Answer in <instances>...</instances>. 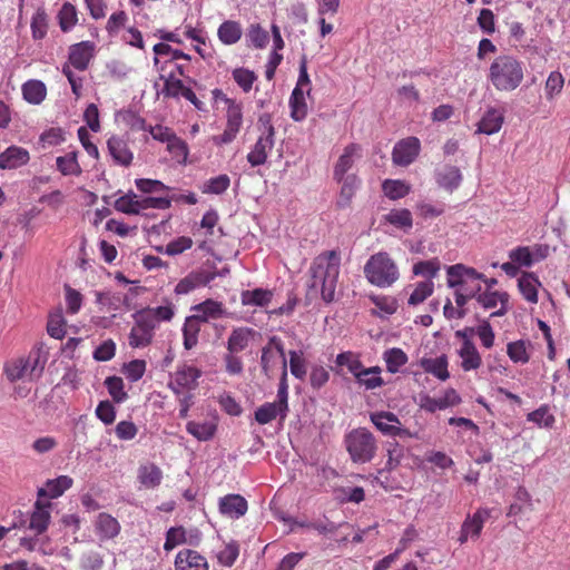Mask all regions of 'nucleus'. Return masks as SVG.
<instances>
[{"label": "nucleus", "mask_w": 570, "mask_h": 570, "mask_svg": "<svg viewBox=\"0 0 570 570\" xmlns=\"http://www.w3.org/2000/svg\"><path fill=\"white\" fill-rule=\"evenodd\" d=\"M340 272V250L332 249L318 254L308 269L307 297L313 298L320 294L325 303H332L335 299Z\"/></svg>", "instance_id": "f257e3e1"}, {"label": "nucleus", "mask_w": 570, "mask_h": 570, "mask_svg": "<svg viewBox=\"0 0 570 570\" xmlns=\"http://www.w3.org/2000/svg\"><path fill=\"white\" fill-rule=\"evenodd\" d=\"M524 72L523 61L512 55H499L490 65L488 80L497 91L510 92L520 87Z\"/></svg>", "instance_id": "f03ea898"}, {"label": "nucleus", "mask_w": 570, "mask_h": 570, "mask_svg": "<svg viewBox=\"0 0 570 570\" xmlns=\"http://www.w3.org/2000/svg\"><path fill=\"white\" fill-rule=\"evenodd\" d=\"M364 275L374 286L384 288L392 286L400 277L394 259L386 252H379L367 259L364 265Z\"/></svg>", "instance_id": "7ed1b4c3"}, {"label": "nucleus", "mask_w": 570, "mask_h": 570, "mask_svg": "<svg viewBox=\"0 0 570 570\" xmlns=\"http://www.w3.org/2000/svg\"><path fill=\"white\" fill-rule=\"evenodd\" d=\"M344 446L353 463L371 462L377 452V440L366 428H355L344 435Z\"/></svg>", "instance_id": "20e7f679"}, {"label": "nucleus", "mask_w": 570, "mask_h": 570, "mask_svg": "<svg viewBox=\"0 0 570 570\" xmlns=\"http://www.w3.org/2000/svg\"><path fill=\"white\" fill-rule=\"evenodd\" d=\"M262 367L269 375L279 364H282V374L279 377L277 397L281 403L285 401V352L283 340L278 336H271L267 344L262 350Z\"/></svg>", "instance_id": "39448f33"}, {"label": "nucleus", "mask_w": 570, "mask_h": 570, "mask_svg": "<svg viewBox=\"0 0 570 570\" xmlns=\"http://www.w3.org/2000/svg\"><path fill=\"white\" fill-rule=\"evenodd\" d=\"M43 367L45 362H41L39 353H36L7 362L4 373L10 382L24 379L32 381L41 376Z\"/></svg>", "instance_id": "423d86ee"}, {"label": "nucleus", "mask_w": 570, "mask_h": 570, "mask_svg": "<svg viewBox=\"0 0 570 570\" xmlns=\"http://www.w3.org/2000/svg\"><path fill=\"white\" fill-rule=\"evenodd\" d=\"M311 89L312 83L307 73V61L303 57L299 62V76L289 98L291 117L296 121H301L307 116L305 96L309 95Z\"/></svg>", "instance_id": "0eeeda50"}, {"label": "nucleus", "mask_w": 570, "mask_h": 570, "mask_svg": "<svg viewBox=\"0 0 570 570\" xmlns=\"http://www.w3.org/2000/svg\"><path fill=\"white\" fill-rule=\"evenodd\" d=\"M448 285L449 287H461L464 291L471 286L479 288L481 292V279L483 274L476 272L473 267H468L463 264L451 265L446 268Z\"/></svg>", "instance_id": "6e6552de"}, {"label": "nucleus", "mask_w": 570, "mask_h": 570, "mask_svg": "<svg viewBox=\"0 0 570 570\" xmlns=\"http://www.w3.org/2000/svg\"><path fill=\"white\" fill-rule=\"evenodd\" d=\"M132 318L135 323L128 336L129 345L134 348L148 346L154 338L155 324L138 311L132 314Z\"/></svg>", "instance_id": "1a4fd4ad"}, {"label": "nucleus", "mask_w": 570, "mask_h": 570, "mask_svg": "<svg viewBox=\"0 0 570 570\" xmlns=\"http://www.w3.org/2000/svg\"><path fill=\"white\" fill-rule=\"evenodd\" d=\"M371 422L384 435L389 436H412L407 429H403L400 419L392 412L381 411L370 415Z\"/></svg>", "instance_id": "9d476101"}, {"label": "nucleus", "mask_w": 570, "mask_h": 570, "mask_svg": "<svg viewBox=\"0 0 570 570\" xmlns=\"http://www.w3.org/2000/svg\"><path fill=\"white\" fill-rule=\"evenodd\" d=\"M421 142L416 137H407L395 144L392 151V160L395 165L406 167L419 156Z\"/></svg>", "instance_id": "9b49d317"}, {"label": "nucleus", "mask_w": 570, "mask_h": 570, "mask_svg": "<svg viewBox=\"0 0 570 570\" xmlns=\"http://www.w3.org/2000/svg\"><path fill=\"white\" fill-rule=\"evenodd\" d=\"M242 120H243V116H242V110H240L239 106H237V105L229 106L227 109L226 128L222 135L214 136L213 141L216 145H226V144L232 142L236 138V136L240 129Z\"/></svg>", "instance_id": "f8f14e48"}, {"label": "nucleus", "mask_w": 570, "mask_h": 570, "mask_svg": "<svg viewBox=\"0 0 570 570\" xmlns=\"http://www.w3.org/2000/svg\"><path fill=\"white\" fill-rule=\"evenodd\" d=\"M361 151L362 147L358 144L352 142L345 146L334 166L333 177L336 181H342L346 177V173L353 167L355 159L361 157Z\"/></svg>", "instance_id": "ddd939ff"}, {"label": "nucleus", "mask_w": 570, "mask_h": 570, "mask_svg": "<svg viewBox=\"0 0 570 570\" xmlns=\"http://www.w3.org/2000/svg\"><path fill=\"white\" fill-rule=\"evenodd\" d=\"M95 45L90 41H81L69 49V62L76 69L83 71L88 68L94 57Z\"/></svg>", "instance_id": "4468645a"}, {"label": "nucleus", "mask_w": 570, "mask_h": 570, "mask_svg": "<svg viewBox=\"0 0 570 570\" xmlns=\"http://www.w3.org/2000/svg\"><path fill=\"white\" fill-rule=\"evenodd\" d=\"M176 570H208L207 560L197 551L185 549L177 553L175 559Z\"/></svg>", "instance_id": "2eb2a0df"}, {"label": "nucleus", "mask_w": 570, "mask_h": 570, "mask_svg": "<svg viewBox=\"0 0 570 570\" xmlns=\"http://www.w3.org/2000/svg\"><path fill=\"white\" fill-rule=\"evenodd\" d=\"M30 159L29 151L22 147L10 146L0 154L1 169H17L26 165Z\"/></svg>", "instance_id": "dca6fc26"}, {"label": "nucleus", "mask_w": 570, "mask_h": 570, "mask_svg": "<svg viewBox=\"0 0 570 570\" xmlns=\"http://www.w3.org/2000/svg\"><path fill=\"white\" fill-rule=\"evenodd\" d=\"M461 358V368L464 372L476 371L482 365V357L472 341L461 344L456 351Z\"/></svg>", "instance_id": "f3484780"}, {"label": "nucleus", "mask_w": 570, "mask_h": 570, "mask_svg": "<svg viewBox=\"0 0 570 570\" xmlns=\"http://www.w3.org/2000/svg\"><path fill=\"white\" fill-rule=\"evenodd\" d=\"M219 511L232 519L243 517L247 511V501L239 494H228L220 499Z\"/></svg>", "instance_id": "a211bd4d"}, {"label": "nucleus", "mask_w": 570, "mask_h": 570, "mask_svg": "<svg viewBox=\"0 0 570 570\" xmlns=\"http://www.w3.org/2000/svg\"><path fill=\"white\" fill-rule=\"evenodd\" d=\"M438 185L449 193L454 191L462 183L461 170L456 166H444L435 174Z\"/></svg>", "instance_id": "6ab92c4d"}, {"label": "nucleus", "mask_w": 570, "mask_h": 570, "mask_svg": "<svg viewBox=\"0 0 570 570\" xmlns=\"http://www.w3.org/2000/svg\"><path fill=\"white\" fill-rule=\"evenodd\" d=\"M191 309L196 312L194 315L203 323H207L210 320H218L226 313L220 302L210 298L193 306Z\"/></svg>", "instance_id": "aec40b11"}, {"label": "nucleus", "mask_w": 570, "mask_h": 570, "mask_svg": "<svg viewBox=\"0 0 570 570\" xmlns=\"http://www.w3.org/2000/svg\"><path fill=\"white\" fill-rule=\"evenodd\" d=\"M490 518V510L485 508L478 509L472 515L468 514L461 528L471 537L476 540L483 529L485 521Z\"/></svg>", "instance_id": "412c9836"}, {"label": "nucleus", "mask_w": 570, "mask_h": 570, "mask_svg": "<svg viewBox=\"0 0 570 570\" xmlns=\"http://www.w3.org/2000/svg\"><path fill=\"white\" fill-rule=\"evenodd\" d=\"M108 150L114 160L121 166H129L132 160V153L127 142L120 137L112 136L107 141Z\"/></svg>", "instance_id": "4be33fe9"}, {"label": "nucleus", "mask_w": 570, "mask_h": 570, "mask_svg": "<svg viewBox=\"0 0 570 570\" xmlns=\"http://www.w3.org/2000/svg\"><path fill=\"white\" fill-rule=\"evenodd\" d=\"M273 128L269 127L267 136L261 137L256 141L253 150L247 155V160L253 167L263 165L266 161L267 150L272 149L273 147Z\"/></svg>", "instance_id": "5701e85b"}, {"label": "nucleus", "mask_w": 570, "mask_h": 570, "mask_svg": "<svg viewBox=\"0 0 570 570\" xmlns=\"http://www.w3.org/2000/svg\"><path fill=\"white\" fill-rule=\"evenodd\" d=\"M97 534L104 539H112L120 532V524L116 518L108 513H99L95 522Z\"/></svg>", "instance_id": "b1692460"}, {"label": "nucleus", "mask_w": 570, "mask_h": 570, "mask_svg": "<svg viewBox=\"0 0 570 570\" xmlns=\"http://www.w3.org/2000/svg\"><path fill=\"white\" fill-rule=\"evenodd\" d=\"M503 121V114L495 108H490L480 119L478 124V132L493 135L501 129Z\"/></svg>", "instance_id": "393cba45"}, {"label": "nucleus", "mask_w": 570, "mask_h": 570, "mask_svg": "<svg viewBox=\"0 0 570 570\" xmlns=\"http://www.w3.org/2000/svg\"><path fill=\"white\" fill-rule=\"evenodd\" d=\"M273 292L264 288L246 289L240 293L244 306L266 307L272 302Z\"/></svg>", "instance_id": "a878e982"}, {"label": "nucleus", "mask_w": 570, "mask_h": 570, "mask_svg": "<svg viewBox=\"0 0 570 570\" xmlns=\"http://www.w3.org/2000/svg\"><path fill=\"white\" fill-rule=\"evenodd\" d=\"M336 206L338 208H347L351 206L352 199L360 186V179L356 175H347L343 178Z\"/></svg>", "instance_id": "bb28decb"}, {"label": "nucleus", "mask_w": 570, "mask_h": 570, "mask_svg": "<svg viewBox=\"0 0 570 570\" xmlns=\"http://www.w3.org/2000/svg\"><path fill=\"white\" fill-rule=\"evenodd\" d=\"M255 332L248 327L234 328L227 341V350L232 353L243 352L249 344Z\"/></svg>", "instance_id": "cd10ccee"}, {"label": "nucleus", "mask_w": 570, "mask_h": 570, "mask_svg": "<svg viewBox=\"0 0 570 570\" xmlns=\"http://www.w3.org/2000/svg\"><path fill=\"white\" fill-rule=\"evenodd\" d=\"M284 407L285 401L281 403L279 399L277 403H265L255 411V420L259 424H267L277 416L283 420L285 417Z\"/></svg>", "instance_id": "c85d7f7f"}, {"label": "nucleus", "mask_w": 570, "mask_h": 570, "mask_svg": "<svg viewBox=\"0 0 570 570\" xmlns=\"http://www.w3.org/2000/svg\"><path fill=\"white\" fill-rule=\"evenodd\" d=\"M508 299L509 295L507 293L498 291H485L483 293L480 292L476 295L478 303H480L487 309L494 308L500 303L502 308L493 313V315L500 316L505 313L504 305L508 303Z\"/></svg>", "instance_id": "c756f323"}, {"label": "nucleus", "mask_w": 570, "mask_h": 570, "mask_svg": "<svg viewBox=\"0 0 570 570\" xmlns=\"http://www.w3.org/2000/svg\"><path fill=\"white\" fill-rule=\"evenodd\" d=\"M200 371L194 366L183 365L174 376L175 386H185L187 391H191L197 386V380L200 377Z\"/></svg>", "instance_id": "7c9ffc66"}, {"label": "nucleus", "mask_w": 570, "mask_h": 570, "mask_svg": "<svg viewBox=\"0 0 570 570\" xmlns=\"http://www.w3.org/2000/svg\"><path fill=\"white\" fill-rule=\"evenodd\" d=\"M448 357L445 355H441L435 358H422L421 366L422 368L441 381H446L450 377V373L448 370Z\"/></svg>", "instance_id": "2f4dec72"}, {"label": "nucleus", "mask_w": 570, "mask_h": 570, "mask_svg": "<svg viewBox=\"0 0 570 570\" xmlns=\"http://www.w3.org/2000/svg\"><path fill=\"white\" fill-rule=\"evenodd\" d=\"M72 484L73 480L70 476L60 475L56 479L48 480L46 482V487L39 490V495H47L51 499H56L70 489Z\"/></svg>", "instance_id": "473e14b6"}, {"label": "nucleus", "mask_w": 570, "mask_h": 570, "mask_svg": "<svg viewBox=\"0 0 570 570\" xmlns=\"http://www.w3.org/2000/svg\"><path fill=\"white\" fill-rule=\"evenodd\" d=\"M540 282L532 273H524L518 281L519 289L522 296L530 303L538 302V286Z\"/></svg>", "instance_id": "72a5a7b5"}, {"label": "nucleus", "mask_w": 570, "mask_h": 570, "mask_svg": "<svg viewBox=\"0 0 570 570\" xmlns=\"http://www.w3.org/2000/svg\"><path fill=\"white\" fill-rule=\"evenodd\" d=\"M382 190L391 200H397L411 193V185L401 179H385L382 183Z\"/></svg>", "instance_id": "f704fd0d"}, {"label": "nucleus", "mask_w": 570, "mask_h": 570, "mask_svg": "<svg viewBox=\"0 0 570 570\" xmlns=\"http://www.w3.org/2000/svg\"><path fill=\"white\" fill-rule=\"evenodd\" d=\"M381 368L379 366L364 367L355 379L360 386H364L366 390H374L381 387L384 384L381 377Z\"/></svg>", "instance_id": "c9c22d12"}, {"label": "nucleus", "mask_w": 570, "mask_h": 570, "mask_svg": "<svg viewBox=\"0 0 570 570\" xmlns=\"http://www.w3.org/2000/svg\"><path fill=\"white\" fill-rule=\"evenodd\" d=\"M216 423L214 421L196 422L189 421L186 425V430L189 434L196 438L198 441L210 440L216 432Z\"/></svg>", "instance_id": "e433bc0d"}, {"label": "nucleus", "mask_w": 570, "mask_h": 570, "mask_svg": "<svg viewBox=\"0 0 570 570\" xmlns=\"http://www.w3.org/2000/svg\"><path fill=\"white\" fill-rule=\"evenodd\" d=\"M273 40H274V52L271 56V59L266 67V78L272 79L275 72L276 67L281 63L283 56L278 53V50L283 48V39L281 35V30L276 24L272 26Z\"/></svg>", "instance_id": "4c0bfd02"}, {"label": "nucleus", "mask_w": 570, "mask_h": 570, "mask_svg": "<svg viewBox=\"0 0 570 570\" xmlns=\"http://www.w3.org/2000/svg\"><path fill=\"white\" fill-rule=\"evenodd\" d=\"M138 479L145 488L154 489L160 484L163 472L155 464L142 465L138 470Z\"/></svg>", "instance_id": "58836bf2"}, {"label": "nucleus", "mask_w": 570, "mask_h": 570, "mask_svg": "<svg viewBox=\"0 0 570 570\" xmlns=\"http://www.w3.org/2000/svg\"><path fill=\"white\" fill-rule=\"evenodd\" d=\"M23 98L33 105L40 104L47 95V88L40 80H29L22 86Z\"/></svg>", "instance_id": "ea45409f"}, {"label": "nucleus", "mask_w": 570, "mask_h": 570, "mask_svg": "<svg viewBox=\"0 0 570 570\" xmlns=\"http://www.w3.org/2000/svg\"><path fill=\"white\" fill-rule=\"evenodd\" d=\"M57 169L63 176H79L81 174V167L77 160V151H69L63 156H59L56 159Z\"/></svg>", "instance_id": "a19ab883"}, {"label": "nucleus", "mask_w": 570, "mask_h": 570, "mask_svg": "<svg viewBox=\"0 0 570 570\" xmlns=\"http://www.w3.org/2000/svg\"><path fill=\"white\" fill-rule=\"evenodd\" d=\"M147 318L151 320L155 327L158 326L159 322H169L175 315V308L171 304L158 307H147L138 311Z\"/></svg>", "instance_id": "79ce46f5"}, {"label": "nucleus", "mask_w": 570, "mask_h": 570, "mask_svg": "<svg viewBox=\"0 0 570 570\" xmlns=\"http://www.w3.org/2000/svg\"><path fill=\"white\" fill-rule=\"evenodd\" d=\"M384 220L397 228L409 230L413 226L412 214L406 208L392 209L384 216Z\"/></svg>", "instance_id": "37998d69"}, {"label": "nucleus", "mask_w": 570, "mask_h": 570, "mask_svg": "<svg viewBox=\"0 0 570 570\" xmlns=\"http://www.w3.org/2000/svg\"><path fill=\"white\" fill-rule=\"evenodd\" d=\"M149 132L154 139L161 142L167 141L170 148L179 147L183 151L187 149L185 142L177 138L167 127L160 125L151 126Z\"/></svg>", "instance_id": "c03bdc74"}, {"label": "nucleus", "mask_w": 570, "mask_h": 570, "mask_svg": "<svg viewBox=\"0 0 570 570\" xmlns=\"http://www.w3.org/2000/svg\"><path fill=\"white\" fill-rule=\"evenodd\" d=\"M529 345L530 343L523 340L510 342L507 345V354L512 362L525 364L530 360Z\"/></svg>", "instance_id": "a18cd8bd"}, {"label": "nucleus", "mask_w": 570, "mask_h": 570, "mask_svg": "<svg viewBox=\"0 0 570 570\" xmlns=\"http://www.w3.org/2000/svg\"><path fill=\"white\" fill-rule=\"evenodd\" d=\"M218 37L225 45L236 43L242 37L240 26L235 21H225L218 28Z\"/></svg>", "instance_id": "49530a36"}, {"label": "nucleus", "mask_w": 570, "mask_h": 570, "mask_svg": "<svg viewBox=\"0 0 570 570\" xmlns=\"http://www.w3.org/2000/svg\"><path fill=\"white\" fill-rule=\"evenodd\" d=\"M407 355L401 348L393 347L384 353V361L390 373L399 372L400 367L406 364Z\"/></svg>", "instance_id": "de8ad7c7"}, {"label": "nucleus", "mask_w": 570, "mask_h": 570, "mask_svg": "<svg viewBox=\"0 0 570 570\" xmlns=\"http://www.w3.org/2000/svg\"><path fill=\"white\" fill-rule=\"evenodd\" d=\"M208 282V278L205 279L198 274H189L177 283L175 293L178 295H186L198 286L206 285Z\"/></svg>", "instance_id": "09e8293b"}, {"label": "nucleus", "mask_w": 570, "mask_h": 570, "mask_svg": "<svg viewBox=\"0 0 570 570\" xmlns=\"http://www.w3.org/2000/svg\"><path fill=\"white\" fill-rule=\"evenodd\" d=\"M115 208L128 215L139 214L138 196L134 191H129L115 202Z\"/></svg>", "instance_id": "8fccbe9b"}, {"label": "nucleus", "mask_w": 570, "mask_h": 570, "mask_svg": "<svg viewBox=\"0 0 570 570\" xmlns=\"http://www.w3.org/2000/svg\"><path fill=\"white\" fill-rule=\"evenodd\" d=\"M433 291L434 283L431 279L419 282L415 285L414 291L410 295L407 303L414 306L419 305L423 303L429 296H431L433 294Z\"/></svg>", "instance_id": "3c124183"}, {"label": "nucleus", "mask_w": 570, "mask_h": 570, "mask_svg": "<svg viewBox=\"0 0 570 570\" xmlns=\"http://www.w3.org/2000/svg\"><path fill=\"white\" fill-rule=\"evenodd\" d=\"M335 362L338 366H346L347 370L354 375V377L362 370H364V365L362 364L358 355H356L355 353H353L351 351L340 353L336 356Z\"/></svg>", "instance_id": "603ef678"}, {"label": "nucleus", "mask_w": 570, "mask_h": 570, "mask_svg": "<svg viewBox=\"0 0 570 570\" xmlns=\"http://www.w3.org/2000/svg\"><path fill=\"white\" fill-rule=\"evenodd\" d=\"M58 19L63 32L71 30L78 21L76 8L69 2L65 3L59 10Z\"/></svg>", "instance_id": "864d4df0"}, {"label": "nucleus", "mask_w": 570, "mask_h": 570, "mask_svg": "<svg viewBox=\"0 0 570 570\" xmlns=\"http://www.w3.org/2000/svg\"><path fill=\"white\" fill-rule=\"evenodd\" d=\"M441 268V263L438 258L429 261H420L413 265V273L415 275L429 277L431 281L434 278Z\"/></svg>", "instance_id": "5fc2aeb1"}, {"label": "nucleus", "mask_w": 570, "mask_h": 570, "mask_svg": "<svg viewBox=\"0 0 570 570\" xmlns=\"http://www.w3.org/2000/svg\"><path fill=\"white\" fill-rule=\"evenodd\" d=\"M296 527H307L316 530L318 533H333L337 530V525L328 520L326 521H315L312 523H298L289 518H287V528L288 531H294Z\"/></svg>", "instance_id": "6e6d98bb"}, {"label": "nucleus", "mask_w": 570, "mask_h": 570, "mask_svg": "<svg viewBox=\"0 0 570 570\" xmlns=\"http://www.w3.org/2000/svg\"><path fill=\"white\" fill-rule=\"evenodd\" d=\"M291 373L298 380H304L307 374V362L302 352H289Z\"/></svg>", "instance_id": "4d7b16f0"}, {"label": "nucleus", "mask_w": 570, "mask_h": 570, "mask_svg": "<svg viewBox=\"0 0 570 570\" xmlns=\"http://www.w3.org/2000/svg\"><path fill=\"white\" fill-rule=\"evenodd\" d=\"M230 184V179L227 175L223 174L207 180L202 190L204 194H223Z\"/></svg>", "instance_id": "13d9d810"}, {"label": "nucleus", "mask_w": 570, "mask_h": 570, "mask_svg": "<svg viewBox=\"0 0 570 570\" xmlns=\"http://www.w3.org/2000/svg\"><path fill=\"white\" fill-rule=\"evenodd\" d=\"M50 514L37 503L36 510L31 514L29 528L36 530L38 534L45 532L49 524Z\"/></svg>", "instance_id": "bf43d9fd"}, {"label": "nucleus", "mask_w": 570, "mask_h": 570, "mask_svg": "<svg viewBox=\"0 0 570 570\" xmlns=\"http://www.w3.org/2000/svg\"><path fill=\"white\" fill-rule=\"evenodd\" d=\"M239 554V547L235 541L226 543L217 553L218 562L225 567H232Z\"/></svg>", "instance_id": "052dcab7"}, {"label": "nucleus", "mask_w": 570, "mask_h": 570, "mask_svg": "<svg viewBox=\"0 0 570 570\" xmlns=\"http://www.w3.org/2000/svg\"><path fill=\"white\" fill-rule=\"evenodd\" d=\"M66 322L61 312L51 314L47 325L48 334L57 340H61L66 335L65 330Z\"/></svg>", "instance_id": "680f3d73"}, {"label": "nucleus", "mask_w": 570, "mask_h": 570, "mask_svg": "<svg viewBox=\"0 0 570 570\" xmlns=\"http://www.w3.org/2000/svg\"><path fill=\"white\" fill-rule=\"evenodd\" d=\"M186 542V532L183 527H173L169 528L166 532V540L164 543V549L166 551H171L177 546Z\"/></svg>", "instance_id": "e2e57ef3"}, {"label": "nucleus", "mask_w": 570, "mask_h": 570, "mask_svg": "<svg viewBox=\"0 0 570 570\" xmlns=\"http://www.w3.org/2000/svg\"><path fill=\"white\" fill-rule=\"evenodd\" d=\"M509 257L513 263L524 267H530L534 262L533 253L528 246H519L512 249Z\"/></svg>", "instance_id": "0e129e2a"}, {"label": "nucleus", "mask_w": 570, "mask_h": 570, "mask_svg": "<svg viewBox=\"0 0 570 570\" xmlns=\"http://www.w3.org/2000/svg\"><path fill=\"white\" fill-rule=\"evenodd\" d=\"M105 384L108 389L109 394L117 403L126 400L127 393L124 391V382L121 377L110 376L107 377Z\"/></svg>", "instance_id": "69168bd1"}, {"label": "nucleus", "mask_w": 570, "mask_h": 570, "mask_svg": "<svg viewBox=\"0 0 570 570\" xmlns=\"http://www.w3.org/2000/svg\"><path fill=\"white\" fill-rule=\"evenodd\" d=\"M528 420L537 423L540 426L552 428L554 424V416L549 412L547 406H541L528 414Z\"/></svg>", "instance_id": "338daca9"}, {"label": "nucleus", "mask_w": 570, "mask_h": 570, "mask_svg": "<svg viewBox=\"0 0 570 570\" xmlns=\"http://www.w3.org/2000/svg\"><path fill=\"white\" fill-rule=\"evenodd\" d=\"M80 566L82 570H101L104 560L97 551H88L82 554Z\"/></svg>", "instance_id": "774afa93"}]
</instances>
